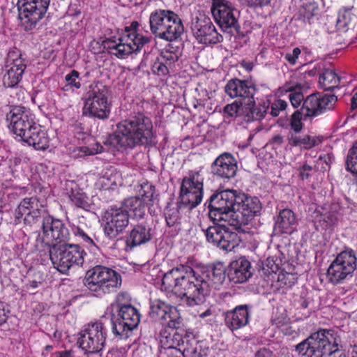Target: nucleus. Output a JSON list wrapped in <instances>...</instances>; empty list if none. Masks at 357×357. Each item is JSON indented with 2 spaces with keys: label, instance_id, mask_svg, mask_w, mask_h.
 Returning a JSON list of instances; mask_svg holds the SVG:
<instances>
[{
  "label": "nucleus",
  "instance_id": "f03ea898",
  "mask_svg": "<svg viewBox=\"0 0 357 357\" xmlns=\"http://www.w3.org/2000/svg\"><path fill=\"white\" fill-rule=\"evenodd\" d=\"M154 137L151 119L138 112L119 122L116 132L109 135L105 144L118 151H125L148 145Z\"/></svg>",
  "mask_w": 357,
  "mask_h": 357
},
{
  "label": "nucleus",
  "instance_id": "bb28decb",
  "mask_svg": "<svg viewBox=\"0 0 357 357\" xmlns=\"http://www.w3.org/2000/svg\"><path fill=\"white\" fill-rule=\"evenodd\" d=\"M250 317V312L248 305H237L234 310L225 312V324L232 331L237 330L248 324Z\"/></svg>",
  "mask_w": 357,
  "mask_h": 357
},
{
  "label": "nucleus",
  "instance_id": "4d7b16f0",
  "mask_svg": "<svg viewBox=\"0 0 357 357\" xmlns=\"http://www.w3.org/2000/svg\"><path fill=\"white\" fill-rule=\"evenodd\" d=\"M312 167L310 165L304 164L298 169L301 178L303 180L308 178L310 176V172L312 171Z\"/></svg>",
  "mask_w": 357,
  "mask_h": 357
},
{
  "label": "nucleus",
  "instance_id": "c85d7f7f",
  "mask_svg": "<svg viewBox=\"0 0 357 357\" xmlns=\"http://www.w3.org/2000/svg\"><path fill=\"white\" fill-rule=\"evenodd\" d=\"M176 357H202V348L199 342L195 338L194 334L185 331V337L181 343L180 349L174 350Z\"/></svg>",
  "mask_w": 357,
  "mask_h": 357
},
{
  "label": "nucleus",
  "instance_id": "412c9836",
  "mask_svg": "<svg viewBox=\"0 0 357 357\" xmlns=\"http://www.w3.org/2000/svg\"><path fill=\"white\" fill-rule=\"evenodd\" d=\"M130 215L121 208H111L105 215L104 231L110 239L116 238L129 224Z\"/></svg>",
  "mask_w": 357,
  "mask_h": 357
},
{
  "label": "nucleus",
  "instance_id": "a19ab883",
  "mask_svg": "<svg viewBox=\"0 0 357 357\" xmlns=\"http://www.w3.org/2000/svg\"><path fill=\"white\" fill-rule=\"evenodd\" d=\"M181 324V317L176 307L172 306L168 312V314L165 316V320L162 324H166L169 328H177Z\"/></svg>",
  "mask_w": 357,
  "mask_h": 357
},
{
  "label": "nucleus",
  "instance_id": "393cba45",
  "mask_svg": "<svg viewBox=\"0 0 357 357\" xmlns=\"http://www.w3.org/2000/svg\"><path fill=\"white\" fill-rule=\"evenodd\" d=\"M225 93L231 98H242L247 99L250 107L255 103L254 95L255 86L250 81L232 79L228 81L225 87Z\"/></svg>",
  "mask_w": 357,
  "mask_h": 357
},
{
  "label": "nucleus",
  "instance_id": "f3484780",
  "mask_svg": "<svg viewBox=\"0 0 357 357\" xmlns=\"http://www.w3.org/2000/svg\"><path fill=\"white\" fill-rule=\"evenodd\" d=\"M50 0H18L20 25L26 31L33 29L46 13Z\"/></svg>",
  "mask_w": 357,
  "mask_h": 357
},
{
  "label": "nucleus",
  "instance_id": "a211bd4d",
  "mask_svg": "<svg viewBox=\"0 0 357 357\" xmlns=\"http://www.w3.org/2000/svg\"><path fill=\"white\" fill-rule=\"evenodd\" d=\"M238 192L234 190H226L216 192L211 196L209 200V215L215 221L225 220V215H229L235 210Z\"/></svg>",
  "mask_w": 357,
  "mask_h": 357
},
{
  "label": "nucleus",
  "instance_id": "58836bf2",
  "mask_svg": "<svg viewBox=\"0 0 357 357\" xmlns=\"http://www.w3.org/2000/svg\"><path fill=\"white\" fill-rule=\"evenodd\" d=\"M354 15L349 10H345L339 13L336 22V28L339 31L346 32L351 23Z\"/></svg>",
  "mask_w": 357,
  "mask_h": 357
},
{
  "label": "nucleus",
  "instance_id": "4468645a",
  "mask_svg": "<svg viewBox=\"0 0 357 357\" xmlns=\"http://www.w3.org/2000/svg\"><path fill=\"white\" fill-rule=\"evenodd\" d=\"M47 211L45 202L36 196L24 198L13 213L15 225L22 222L28 226L36 224L39 220L45 217Z\"/></svg>",
  "mask_w": 357,
  "mask_h": 357
},
{
  "label": "nucleus",
  "instance_id": "bf43d9fd",
  "mask_svg": "<svg viewBox=\"0 0 357 357\" xmlns=\"http://www.w3.org/2000/svg\"><path fill=\"white\" fill-rule=\"evenodd\" d=\"M250 6H264L268 5L271 0H245Z\"/></svg>",
  "mask_w": 357,
  "mask_h": 357
},
{
  "label": "nucleus",
  "instance_id": "7ed1b4c3",
  "mask_svg": "<svg viewBox=\"0 0 357 357\" xmlns=\"http://www.w3.org/2000/svg\"><path fill=\"white\" fill-rule=\"evenodd\" d=\"M9 129L21 140L36 150L44 151L49 147L46 131L35 121L29 109L22 106L13 107L6 115Z\"/></svg>",
  "mask_w": 357,
  "mask_h": 357
},
{
  "label": "nucleus",
  "instance_id": "8fccbe9b",
  "mask_svg": "<svg viewBox=\"0 0 357 357\" xmlns=\"http://www.w3.org/2000/svg\"><path fill=\"white\" fill-rule=\"evenodd\" d=\"M151 70L154 74L159 76L165 75L169 73L167 65L160 58L153 63Z\"/></svg>",
  "mask_w": 357,
  "mask_h": 357
},
{
  "label": "nucleus",
  "instance_id": "a878e982",
  "mask_svg": "<svg viewBox=\"0 0 357 357\" xmlns=\"http://www.w3.org/2000/svg\"><path fill=\"white\" fill-rule=\"evenodd\" d=\"M195 36L200 43L215 44L222 40V36L216 31L209 19L197 20L192 24Z\"/></svg>",
  "mask_w": 357,
  "mask_h": 357
},
{
  "label": "nucleus",
  "instance_id": "4c0bfd02",
  "mask_svg": "<svg viewBox=\"0 0 357 357\" xmlns=\"http://www.w3.org/2000/svg\"><path fill=\"white\" fill-rule=\"evenodd\" d=\"M288 142L292 146H299L305 149H311L316 145V139L308 135L298 136L290 133L288 136Z\"/></svg>",
  "mask_w": 357,
  "mask_h": 357
},
{
  "label": "nucleus",
  "instance_id": "6e6d98bb",
  "mask_svg": "<svg viewBox=\"0 0 357 357\" xmlns=\"http://www.w3.org/2000/svg\"><path fill=\"white\" fill-rule=\"evenodd\" d=\"M160 59L165 63H172L177 60V56L172 52H165L160 55Z\"/></svg>",
  "mask_w": 357,
  "mask_h": 357
},
{
  "label": "nucleus",
  "instance_id": "cd10ccee",
  "mask_svg": "<svg viewBox=\"0 0 357 357\" xmlns=\"http://www.w3.org/2000/svg\"><path fill=\"white\" fill-rule=\"evenodd\" d=\"M251 264L244 257L233 261L230 263L228 278L235 284L246 282L252 275Z\"/></svg>",
  "mask_w": 357,
  "mask_h": 357
},
{
  "label": "nucleus",
  "instance_id": "aec40b11",
  "mask_svg": "<svg viewBox=\"0 0 357 357\" xmlns=\"http://www.w3.org/2000/svg\"><path fill=\"white\" fill-rule=\"evenodd\" d=\"M26 68L25 61L17 52H10L8 54L3 76V84L8 88L17 86L22 79Z\"/></svg>",
  "mask_w": 357,
  "mask_h": 357
},
{
  "label": "nucleus",
  "instance_id": "7c9ffc66",
  "mask_svg": "<svg viewBox=\"0 0 357 357\" xmlns=\"http://www.w3.org/2000/svg\"><path fill=\"white\" fill-rule=\"evenodd\" d=\"M151 239L150 229L144 225L135 226L126 238V246L130 249L146 243Z\"/></svg>",
  "mask_w": 357,
  "mask_h": 357
},
{
  "label": "nucleus",
  "instance_id": "b1692460",
  "mask_svg": "<svg viewBox=\"0 0 357 357\" xmlns=\"http://www.w3.org/2000/svg\"><path fill=\"white\" fill-rule=\"evenodd\" d=\"M211 168L213 176L224 180H229L236 175L237 160L231 153H224L216 158Z\"/></svg>",
  "mask_w": 357,
  "mask_h": 357
},
{
  "label": "nucleus",
  "instance_id": "423d86ee",
  "mask_svg": "<svg viewBox=\"0 0 357 357\" xmlns=\"http://www.w3.org/2000/svg\"><path fill=\"white\" fill-rule=\"evenodd\" d=\"M84 284L93 296L102 297L120 287L121 278L112 268L96 266L86 273Z\"/></svg>",
  "mask_w": 357,
  "mask_h": 357
},
{
  "label": "nucleus",
  "instance_id": "3c124183",
  "mask_svg": "<svg viewBox=\"0 0 357 357\" xmlns=\"http://www.w3.org/2000/svg\"><path fill=\"white\" fill-rule=\"evenodd\" d=\"M165 219L167 225L169 227H173L179 222L178 211L177 209H169L165 213Z\"/></svg>",
  "mask_w": 357,
  "mask_h": 357
},
{
  "label": "nucleus",
  "instance_id": "c9c22d12",
  "mask_svg": "<svg viewBox=\"0 0 357 357\" xmlns=\"http://www.w3.org/2000/svg\"><path fill=\"white\" fill-rule=\"evenodd\" d=\"M340 78L333 69H325L319 76V83L327 91L338 86Z\"/></svg>",
  "mask_w": 357,
  "mask_h": 357
},
{
  "label": "nucleus",
  "instance_id": "ddd939ff",
  "mask_svg": "<svg viewBox=\"0 0 357 357\" xmlns=\"http://www.w3.org/2000/svg\"><path fill=\"white\" fill-rule=\"evenodd\" d=\"M107 331L100 321L90 322L79 333L77 343L88 354H96L105 347Z\"/></svg>",
  "mask_w": 357,
  "mask_h": 357
},
{
  "label": "nucleus",
  "instance_id": "e2e57ef3",
  "mask_svg": "<svg viewBox=\"0 0 357 357\" xmlns=\"http://www.w3.org/2000/svg\"><path fill=\"white\" fill-rule=\"evenodd\" d=\"M284 142L283 137L280 135H274L272 138V142L278 146L281 145Z\"/></svg>",
  "mask_w": 357,
  "mask_h": 357
},
{
  "label": "nucleus",
  "instance_id": "1a4fd4ad",
  "mask_svg": "<svg viewBox=\"0 0 357 357\" xmlns=\"http://www.w3.org/2000/svg\"><path fill=\"white\" fill-rule=\"evenodd\" d=\"M48 252L54 267L63 274L72 268L82 266L86 255L79 245L70 243L54 245Z\"/></svg>",
  "mask_w": 357,
  "mask_h": 357
},
{
  "label": "nucleus",
  "instance_id": "6e6552de",
  "mask_svg": "<svg viewBox=\"0 0 357 357\" xmlns=\"http://www.w3.org/2000/svg\"><path fill=\"white\" fill-rule=\"evenodd\" d=\"M110 90L100 82L89 86L84 97L83 114L99 119H108L110 114Z\"/></svg>",
  "mask_w": 357,
  "mask_h": 357
},
{
  "label": "nucleus",
  "instance_id": "4be33fe9",
  "mask_svg": "<svg viewBox=\"0 0 357 357\" xmlns=\"http://www.w3.org/2000/svg\"><path fill=\"white\" fill-rule=\"evenodd\" d=\"M336 101L337 97L334 95L311 94L304 100L301 110L305 118L316 116L331 109Z\"/></svg>",
  "mask_w": 357,
  "mask_h": 357
},
{
  "label": "nucleus",
  "instance_id": "37998d69",
  "mask_svg": "<svg viewBox=\"0 0 357 357\" xmlns=\"http://www.w3.org/2000/svg\"><path fill=\"white\" fill-rule=\"evenodd\" d=\"M318 8L314 3H306L300 10V16L305 22L311 23V20L317 15Z\"/></svg>",
  "mask_w": 357,
  "mask_h": 357
},
{
  "label": "nucleus",
  "instance_id": "72a5a7b5",
  "mask_svg": "<svg viewBox=\"0 0 357 357\" xmlns=\"http://www.w3.org/2000/svg\"><path fill=\"white\" fill-rule=\"evenodd\" d=\"M296 223V218L294 212L290 209H283L280 212L275 227L281 233L291 234Z\"/></svg>",
  "mask_w": 357,
  "mask_h": 357
},
{
  "label": "nucleus",
  "instance_id": "9d476101",
  "mask_svg": "<svg viewBox=\"0 0 357 357\" xmlns=\"http://www.w3.org/2000/svg\"><path fill=\"white\" fill-rule=\"evenodd\" d=\"M204 176L201 170H190L181 182L179 207L192 209L202 201Z\"/></svg>",
  "mask_w": 357,
  "mask_h": 357
},
{
  "label": "nucleus",
  "instance_id": "13d9d810",
  "mask_svg": "<svg viewBox=\"0 0 357 357\" xmlns=\"http://www.w3.org/2000/svg\"><path fill=\"white\" fill-rule=\"evenodd\" d=\"M72 202L79 208H84L86 206V202L82 195H74L72 197Z\"/></svg>",
  "mask_w": 357,
  "mask_h": 357
},
{
  "label": "nucleus",
  "instance_id": "052dcab7",
  "mask_svg": "<svg viewBox=\"0 0 357 357\" xmlns=\"http://www.w3.org/2000/svg\"><path fill=\"white\" fill-rule=\"evenodd\" d=\"M8 319L7 312L6 311L5 305L0 301V326L6 322Z\"/></svg>",
  "mask_w": 357,
  "mask_h": 357
},
{
  "label": "nucleus",
  "instance_id": "de8ad7c7",
  "mask_svg": "<svg viewBox=\"0 0 357 357\" xmlns=\"http://www.w3.org/2000/svg\"><path fill=\"white\" fill-rule=\"evenodd\" d=\"M304 85L299 83L292 78L289 81L287 82L281 88L282 91L289 92V93L296 92L298 91H303Z\"/></svg>",
  "mask_w": 357,
  "mask_h": 357
},
{
  "label": "nucleus",
  "instance_id": "864d4df0",
  "mask_svg": "<svg viewBox=\"0 0 357 357\" xmlns=\"http://www.w3.org/2000/svg\"><path fill=\"white\" fill-rule=\"evenodd\" d=\"M289 98L294 107H298L304 100L303 91H298L296 92L289 93Z\"/></svg>",
  "mask_w": 357,
  "mask_h": 357
},
{
  "label": "nucleus",
  "instance_id": "f257e3e1",
  "mask_svg": "<svg viewBox=\"0 0 357 357\" xmlns=\"http://www.w3.org/2000/svg\"><path fill=\"white\" fill-rule=\"evenodd\" d=\"M225 278L226 268L220 263L211 268L181 265L163 275L161 289L193 306L204 302L211 288L219 289Z\"/></svg>",
  "mask_w": 357,
  "mask_h": 357
},
{
  "label": "nucleus",
  "instance_id": "338daca9",
  "mask_svg": "<svg viewBox=\"0 0 357 357\" xmlns=\"http://www.w3.org/2000/svg\"><path fill=\"white\" fill-rule=\"evenodd\" d=\"M211 314V310H206L205 312L201 313L199 314V317L201 318H205L208 316H210Z\"/></svg>",
  "mask_w": 357,
  "mask_h": 357
},
{
  "label": "nucleus",
  "instance_id": "f704fd0d",
  "mask_svg": "<svg viewBox=\"0 0 357 357\" xmlns=\"http://www.w3.org/2000/svg\"><path fill=\"white\" fill-rule=\"evenodd\" d=\"M172 306L161 300H155L151 305L149 316L155 321L161 324L165 320V316Z\"/></svg>",
  "mask_w": 357,
  "mask_h": 357
},
{
  "label": "nucleus",
  "instance_id": "dca6fc26",
  "mask_svg": "<svg viewBox=\"0 0 357 357\" xmlns=\"http://www.w3.org/2000/svg\"><path fill=\"white\" fill-rule=\"evenodd\" d=\"M356 257L351 250L339 253L327 270L328 281L333 284L342 283L351 278L356 268Z\"/></svg>",
  "mask_w": 357,
  "mask_h": 357
},
{
  "label": "nucleus",
  "instance_id": "c756f323",
  "mask_svg": "<svg viewBox=\"0 0 357 357\" xmlns=\"http://www.w3.org/2000/svg\"><path fill=\"white\" fill-rule=\"evenodd\" d=\"M184 337H185L184 331L181 332L176 331L173 333H167L165 331L161 334L160 341L162 347L167 350V354L170 356L172 352H174V350L181 348Z\"/></svg>",
  "mask_w": 357,
  "mask_h": 357
},
{
  "label": "nucleus",
  "instance_id": "2f4dec72",
  "mask_svg": "<svg viewBox=\"0 0 357 357\" xmlns=\"http://www.w3.org/2000/svg\"><path fill=\"white\" fill-rule=\"evenodd\" d=\"M146 207L144 201L140 197L135 196L126 199L120 208L126 211L127 214L130 213L133 218L141 219L145 215Z\"/></svg>",
  "mask_w": 357,
  "mask_h": 357
},
{
  "label": "nucleus",
  "instance_id": "473e14b6",
  "mask_svg": "<svg viewBox=\"0 0 357 357\" xmlns=\"http://www.w3.org/2000/svg\"><path fill=\"white\" fill-rule=\"evenodd\" d=\"M271 279L273 280L271 284V289L273 292L275 293L281 289L290 288L294 285L297 281V276L294 273L282 271L278 275L272 274Z\"/></svg>",
  "mask_w": 357,
  "mask_h": 357
},
{
  "label": "nucleus",
  "instance_id": "774afa93",
  "mask_svg": "<svg viewBox=\"0 0 357 357\" xmlns=\"http://www.w3.org/2000/svg\"><path fill=\"white\" fill-rule=\"evenodd\" d=\"M352 107H357V92L355 93L351 100Z\"/></svg>",
  "mask_w": 357,
  "mask_h": 357
},
{
  "label": "nucleus",
  "instance_id": "9b49d317",
  "mask_svg": "<svg viewBox=\"0 0 357 357\" xmlns=\"http://www.w3.org/2000/svg\"><path fill=\"white\" fill-rule=\"evenodd\" d=\"M235 210L231 213L229 223L239 231H245L243 227L257 215L261 210V204L256 197H248L244 193L238 192Z\"/></svg>",
  "mask_w": 357,
  "mask_h": 357
},
{
  "label": "nucleus",
  "instance_id": "f8f14e48",
  "mask_svg": "<svg viewBox=\"0 0 357 357\" xmlns=\"http://www.w3.org/2000/svg\"><path fill=\"white\" fill-rule=\"evenodd\" d=\"M40 228L41 231L36 239L37 246H44L48 251L69 238V231L63 222L52 215L43 217Z\"/></svg>",
  "mask_w": 357,
  "mask_h": 357
},
{
  "label": "nucleus",
  "instance_id": "5701e85b",
  "mask_svg": "<svg viewBox=\"0 0 357 357\" xmlns=\"http://www.w3.org/2000/svg\"><path fill=\"white\" fill-rule=\"evenodd\" d=\"M211 11L219 26L225 30L236 27L237 19L231 4L227 0H211Z\"/></svg>",
  "mask_w": 357,
  "mask_h": 357
},
{
  "label": "nucleus",
  "instance_id": "ea45409f",
  "mask_svg": "<svg viewBox=\"0 0 357 357\" xmlns=\"http://www.w3.org/2000/svg\"><path fill=\"white\" fill-rule=\"evenodd\" d=\"M346 163L347 169L353 174L357 175V141L349 151Z\"/></svg>",
  "mask_w": 357,
  "mask_h": 357
},
{
  "label": "nucleus",
  "instance_id": "e433bc0d",
  "mask_svg": "<svg viewBox=\"0 0 357 357\" xmlns=\"http://www.w3.org/2000/svg\"><path fill=\"white\" fill-rule=\"evenodd\" d=\"M225 116L236 118L247 116V103H243L241 100H235L231 104H227L223 109Z\"/></svg>",
  "mask_w": 357,
  "mask_h": 357
},
{
  "label": "nucleus",
  "instance_id": "49530a36",
  "mask_svg": "<svg viewBox=\"0 0 357 357\" xmlns=\"http://www.w3.org/2000/svg\"><path fill=\"white\" fill-rule=\"evenodd\" d=\"M79 73L77 70H72L70 73L67 74L65 77L66 81L68 84L64 86L63 89L67 91L68 87H75L78 89L81 87V84L78 81Z\"/></svg>",
  "mask_w": 357,
  "mask_h": 357
},
{
  "label": "nucleus",
  "instance_id": "39448f33",
  "mask_svg": "<svg viewBox=\"0 0 357 357\" xmlns=\"http://www.w3.org/2000/svg\"><path fill=\"white\" fill-rule=\"evenodd\" d=\"M137 22H132L130 26H126L124 34L118 38H107L103 41V47L109 53L119 59H125L132 53L139 52L147 44L149 38L137 33Z\"/></svg>",
  "mask_w": 357,
  "mask_h": 357
},
{
  "label": "nucleus",
  "instance_id": "5fc2aeb1",
  "mask_svg": "<svg viewBox=\"0 0 357 357\" xmlns=\"http://www.w3.org/2000/svg\"><path fill=\"white\" fill-rule=\"evenodd\" d=\"M301 53V50L298 47H295L291 52H288L285 54L284 59L289 64L295 65Z\"/></svg>",
  "mask_w": 357,
  "mask_h": 357
},
{
  "label": "nucleus",
  "instance_id": "79ce46f5",
  "mask_svg": "<svg viewBox=\"0 0 357 357\" xmlns=\"http://www.w3.org/2000/svg\"><path fill=\"white\" fill-rule=\"evenodd\" d=\"M142 193L140 198L144 201L145 205H153L157 198L154 186L151 184H145L142 185Z\"/></svg>",
  "mask_w": 357,
  "mask_h": 357
},
{
  "label": "nucleus",
  "instance_id": "a18cd8bd",
  "mask_svg": "<svg viewBox=\"0 0 357 357\" xmlns=\"http://www.w3.org/2000/svg\"><path fill=\"white\" fill-rule=\"evenodd\" d=\"M303 112L297 110L293 113L290 119V126L295 132H299L303 128Z\"/></svg>",
  "mask_w": 357,
  "mask_h": 357
},
{
  "label": "nucleus",
  "instance_id": "6ab92c4d",
  "mask_svg": "<svg viewBox=\"0 0 357 357\" xmlns=\"http://www.w3.org/2000/svg\"><path fill=\"white\" fill-rule=\"evenodd\" d=\"M203 231L208 243L224 251H232L239 245L238 234L220 225L209 226Z\"/></svg>",
  "mask_w": 357,
  "mask_h": 357
},
{
  "label": "nucleus",
  "instance_id": "603ef678",
  "mask_svg": "<svg viewBox=\"0 0 357 357\" xmlns=\"http://www.w3.org/2000/svg\"><path fill=\"white\" fill-rule=\"evenodd\" d=\"M287 106V103L285 100H278L272 103L270 113L273 116L276 117L280 114L281 111L286 109Z\"/></svg>",
  "mask_w": 357,
  "mask_h": 357
},
{
  "label": "nucleus",
  "instance_id": "0eeeda50",
  "mask_svg": "<svg viewBox=\"0 0 357 357\" xmlns=\"http://www.w3.org/2000/svg\"><path fill=\"white\" fill-rule=\"evenodd\" d=\"M150 29L156 37L167 41H173L184 31L182 21L175 13L159 9L152 12L149 17Z\"/></svg>",
  "mask_w": 357,
  "mask_h": 357
},
{
  "label": "nucleus",
  "instance_id": "2eb2a0df",
  "mask_svg": "<svg viewBox=\"0 0 357 357\" xmlns=\"http://www.w3.org/2000/svg\"><path fill=\"white\" fill-rule=\"evenodd\" d=\"M118 311V317L112 321V332L121 337H127L128 333L135 329L140 321V315L137 310L131 305H122L113 303L108 308L114 319L113 310Z\"/></svg>",
  "mask_w": 357,
  "mask_h": 357
},
{
  "label": "nucleus",
  "instance_id": "09e8293b",
  "mask_svg": "<svg viewBox=\"0 0 357 357\" xmlns=\"http://www.w3.org/2000/svg\"><path fill=\"white\" fill-rule=\"evenodd\" d=\"M73 233L75 236L79 238V240L86 244L89 248L94 247L95 243L92 238L86 234L83 229L79 227H75L73 229Z\"/></svg>",
  "mask_w": 357,
  "mask_h": 357
},
{
  "label": "nucleus",
  "instance_id": "0e129e2a",
  "mask_svg": "<svg viewBox=\"0 0 357 357\" xmlns=\"http://www.w3.org/2000/svg\"><path fill=\"white\" fill-rule=\"evenodd\" d=\"M108 181L109 178H106L105 176H103L100 179V182L102 183V184H103L107 188H110L114 183V182H112L111 184H109Z\"/></svg>",
  "mask_w": 357,
  "mask_h": 357
},
{
  "label": "nucleus",
  "instance_id": "c03bdc74",
  "mask_svg": "<svg viewBox=\"0 0 357 357\" xmlns=\"http://www.w3.org/2000/svg\"><path fill=\"white\" fill-rule=\"evenodd\" d=\"M255 104L250 107L248 102H247V114L248 112H250L252 114L251 119L253 120H261L264 119L266 114L268 107L262 105L255 107Z\"/></svg>",
  "mask_w": 357,
  "mask_h": 357
},
{
  "label": "nucleus",
  "instance_id": "69168bd1",
  "mask_svg": "<svg viewBox=\"0 0 357 357\" xmlns=\"http://www.w3.org/2000/svg\"><path fill=\"white\" fill-rule=\"evenodd\" d=\"M56 357H71V354L69 351L59 352L56 354Z\"/></svg>",
  "mask_w": 357,
  "mask_h": 357
},
{
  "label": "nucleus",
  "instance_id": "680f3d73",
  "mask_svg": "<svg viewBox=\"0 0 357 357\" xmlns=\"http://www.w3.org/2000/svg\"><path fill=\"white\" fill-rule=\"evenodd\" d=\"M272 351L266 348H261L255 354V357H271Z\"/></svg>",
  "mask_w": 357,
  "mask_h": 357
},
{
  "label": "nucleus",
  "instance_id": "20e7f679",
  "mask_svg": "<svg viewBox=\"0 0 357 357\" xmlns=\"http://www.w3.org/2000/svg\"><path fill=\"white\" fill-rule=\"evenodd\" d=\"M340 337L331 329L320 328L296 346V351L307 357H335L340 351ZM338 357H346L340 354Z\"/></svg>",
  "mask_w": 357,
  "mask_h": 357
}]
</instances>
